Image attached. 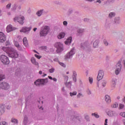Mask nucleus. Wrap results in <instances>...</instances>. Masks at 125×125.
Wrapping results in <instances>:
<instances>
[{
	"label": "nucleus",
	"instance_id": "1",
	"mask_svg": "<svg viewBox=\"0 0 125 125\" xmlns=\"http://www.w3.org/2000/svg\"><path fill=\"white\" fill-rule=\"evenodd\" d=\"M80 48L87 52H89L91 51V46H90V44H89V42H88V41H85V42L81 43Z\"/></svg>",
	"mask_w": 125,
	"mask_h": 125
},
{
	"label": "nucleus",
	"instance_id": "2",
	"mask_svg": "<svg viewBox=\"0 0 125 125\" xmlns=\"http://www.w3.org/2000/svg\"><path fill=\"white\" fill-rule=\"evenodd\" d=\"M47 83H48V79L47 78L39 79L34 82V84L36 86H41V85H45Z\"/></svg>",
	"mask_w": 125,
	"mask_h": 125
},
{
	"label": "nucleus",
	"instance_id": "3",
	"mask_svg": "<svg viewBox=\"0 0 125 125\" xmlns=\"http://www.w3.org/2000/svg\"><path fill=\"white\" fill-rule=\"evenodd\" d=\"M8 56L11 58L15 59L18 58L19 55L18 54L17 51L15 49L12 47L10 51L8 52Z\"/></svg>",
	"mask_w": 125,
	"mask_h": 125
},
{
	"label": "nucleus",
	"instance_id": "4",
	"mask_svg": "<svg viewBox=\"0 0 125 125\" xmlns=\"http://www.w3.org/2000/svg\"><path fill=\"white\" fill-rule=\"evenodd\" d=\"M54 47L57 48L56 50L57 53H60L64 50V46H63V44L60 42H56L54 44Z\"/></svg>",
	"mask_w": 125,
	"mask_h": 125
},
{
	"label": "nucleus",
	"instance_id": "5",
	"mask_svg": "<svg viewBox=\"0 0 125 125\" xmlns=\"http://www.w3.org/2000/svg\"><path fill=\"white\" fill-rule=\"evenodd\" d=\"M49 32V27L45 26L43 29H42L40 32V37H45Z\"/></svg>",
	"mask_w": 125,
	"mask_h": 125
},
{
	"label": "nucleus",
	"instance_id": "6",
	"mask_svg": "<svg viewBox=\"0 0 125 125\" xmlns=\"http://www.w3.org/2000/svg\"><path fill=\"white\" fill-rule=\"evenodd\" d=\"M76 53L75 51V48H73L71 49L70 51L68 52L65 56H64V59L67 60V59H70L73 58V56Z\"/></svg>",
	"mask_w": 125,
	"mask_h": 125
},
{
	"label": "nucleus",
	"instance_id": "7",
	"mask_svg": "<svg viewBox=\"0 0 125 125\" xmlns=\"http://www.w3.org/2000/svg\"><path fill=\"white\" fill-rule=\"evenodd\" d=\"M25 20V17L23 16H20L19 17H16L14 18V22H18L21 25L24 24V21Z\"/></svg>",
	"mask_w": 125,
	"mask_h": 125
},
{
	"label": "nucleus",
	"instance_id": "8",
	"mask_svg": "<svg viewBox=\"0 0 125 125\" xmlns=\"http://www.w3.org/2000/svg\"><path fill=\"white\" fill-rule=\"evenodd\" d=\"M0 60L4 65H8L9 64V59L4 55H2L0 57Z\"/></svg>",
	"mask_w": 125,
	"mask_h": 125
},
{
	"label": "nucleus",
	"instance_id": "9",
	"mask_svg": "<svg viewBox=\"0 0 125 125\" xmlns=\"http://www.w3.org/2000/svg\"><path fill=\"white\" fill-rule=\"evenodd\" d=\"M121 70H122V64L121 63V61H119L115 65V74L119 75Z\"/></svg>",
	"mask_w": 125,
	"mask_h": 125
},
{
	"label": "nucleus",
	"instance_id": "10",
	"mask_svg": "<svg viewBox=\"0 0 125 125\" xmlns=\"http://www.w3.org/2000/svg\"><path fill=\"white\" fill-rule=\"evenodd\" d=\"M31 30H32V26L29 27L24 26L22 28L20 32L21 33H24V34H29Z\"/></svg>",
	"mask_w": 125,
	"mask_h": 125
},
{
	"label": "nucleus",
	"instance_id": "11",
	"mask_svg": "<svg viewBox=\"0 0 125 125\" xmlns=\"http://www.w3.org/2000/svg\"><path fill=\"white\" fill-rule=\"evenodd\" d=\"M0 86L1 87L2 89H4V90H7L9 89L10 86L9 84L6 82H2L0 84Z\"/></svg>",
	"mask_w": 125,
	"mask_h": 125
},
{
	"label": "nucleus",
	"instance_id": "12",
	"mask_svg": "<svg viewBox=\"0 0 125 125\" xmlns=\"http://www.w3.org/2000/svg\"><path fill=\"white\" fill-rule=\"evenodd\" d=\"M6 41V36L3 33L0 32V43H3Z\"/></svg>",
	"mask_w": 125,
	"mask_h": 125
},
{
	"label": "nucleus",
	"instance_id": "13",
	"mask_svg": "<svg viewBox=\"0 0 125 125\" xmlns=\"http://www.w3.org/2000/svg\"><path fill=\"white\" fill-rule=\"evenodd\" d=\"M106 114L109 117H117L118 116V113L115 111L109 110Z\"/></svg>",
	"mask_w": 125,
	"mask_h": 125
},
{
	"label": "nucleus",
	"instance_id": "14",
	"mask_svg": "<svg viewBox=\"0 0 125 125\" xmlns=\"http://www.w3.org/2000/svg\"><path fill=\"white\" fill-rule=\"evenodd\" d=\"M103 77H104V72H103V70H99L97 76V81L99 82V81H101V80L103 79Z\"/></svg>",
	"mask_w": 125,
	"mask_h": 125
},
{
	"label": "nucleus",
	"instance_id": "15",
	"mask_svg": "<svg viewBox=\"0 0 125 125\" xmlns=\"http://www.w3.org/2000/svg\"><path fill=\"white\" fill-rule=\"evenodd\" d=\"M16 29V28L15 27H12V25H9L7 26L6 31L7 33H10V32H12V31L15 30Z\"/></svg>",
	"mask_w": 125,
	"mask_h": 125
},
{
	"label": "nucleus",
	"instance_id": "16",
	"mask_svg": "<svg viewBox=\"0 0 125 125\" xmlns=\"http://www.w3.org/2000/svg\"><path fill=\"white\" fill-rule=\"evenodd\" d=\"M14 45L15 46L17 47L18 50H20V51H22L23 50V48H22V46L19 44V43L17 42H14Z\"/></svg>",
	"mask_w": 125,
	"mask_h": 125
},
{
	"label": "nucleus",
	"instance_id": "17",
	"mask_svg": "<svg viewBox=\"0 0 125 125\" xmlns=\"http://www.w3.org/2000/svg\"><path fill=\"white\" fill-rule=\"evenodd\" d=\"M4 109H5L4 107V105L0 104V116H1L4 114Z\"/></svg>",
	"mask_w": 125,
	"mask_h": 125
},
{
	"label": "nucleus",
	"instance_id": "18",
	"mask_svg": "<svg viewBox=\"0 0 125 125\" xmlns=\"http://www.w3.org/2000/svg\"><path fill=\"white\" fill-rule=\"evenodd\" d=\"M12 47H2L1 48L2 50H3L4 52H6L7 54H8V52L10 51V50L11 49Z\"/></svg>",
	"mask_w": 125,
	"mask_h": 125
},
{
	"label": "nucleus",
	"instance_id": "19",
	"mask_svg": "<svg viewBox=\"0 0 125 125\" xmlns=\"http://www.w3.org/2000/svg\"><path fill=\"white\" fill-rule=\"evenodd\" d=\"M65 35H66V34H65V33H64V32H61L58 35V38L59 40H61V39H64V38H65Z\"/></svg>",
	"mask_w": 125,
	"mask_h": 125
},
{
	"label": "nucleus",
	"instance_id": "20",
	"mask_svg": "<svg viewBox=\"0 0 125 125\" xmlns=\"http://www.w3.org/2000/svg\"><path fill=\"white\" fill-rule=\"evenodd\" d=\"M84 32V29L83 28H79L77 30L78 36H81L83 35V33Z\"/></svg>",
	"mask_w": 125,
	"mask_h": 125
},
{
	"label": "nucleus",
	"instance_id": "21",
	"mask_svg": "<svg viewBox=\"0 0 125 125\" xmlns=\"http://www.w3.org/2000/svg\"><path fill=\"white\" fill-rule=\"evenodd\" d=\"M99 44V40H96L93 43V46L94 48L98 47Z\"/></svg>",
	"mask_w": 125,
	"mask_h": 125
},
{
	"label": "nucleus",
	"instance_id": "22",
	"mask_svg": "<svg viewBox=\"0 0 125 125\" xmlns=\"http://www.w3.org/2000/svg\"><path fill=\"white\" fill-rule=\"evenodd\" d=\"M44 12V10L41 9L40 10L38 11V12L36 13L37 15L39 16V17L42 16V14Z\"/></svg>",
	"mask_w": 125,
	"mask_h": 125
},
{
	"label": "nucleus",
	"instance_id": "23",
	"mask_svg": "<svg viewBox=\"0 0 125 125\" xmlns=\"http://www.w3.org/2000/svg\"><path fill=\"white\" fill-rule=\"evenodd\" d=\"M105 100L106 103H111V98L109 96V95H106L105 96Z\"/></svg>",
	"mask_w": 125,
	"mask_h": 125
},
{
	"label": "nucleus",
	"instance_id": "24",
	"mask_svg": "<svg viewBox=\"0 0 125 125\" xmlns=\"http://www.w3.org/2000/svg\"><path fill=\"white\" fill-rule=\"evenodd\" d=\"M71 42H72V37H69L66 41L65 42V44H71Z\"/></svg>",
	"mask_w": 125,
	"mask_h": 125
},
{
	"label": "nucleus",
	"instance_id": "25",
	"mask_svg": "<svg viewBox=\"0 0 125 125\" xmlns=\"http://www.w3.org/2000/svg\"><path fill=\"white\" fill-rule=\"evenodd\" d=\"M23 45H24V46H25L26 47H27V46H28V41L27 40V38L24 37L23 38Z\"/></svg>",
	"mask_w": 125,
	"mask_h": 125
},
{
	"label": "nucleus",
	"instance_id": "26",
	"mask_svg": "<svg viewBox=\"0 0 125 125\" xmlns=\"http://www.w3.org/2000/svg\"><path fill=\"white\" fill-rule=\"evenodd\" d=\"M31 61L32 64L36 65V66H39V62H38L36 61V59H35V58H34V57L32 58Z\"/></svg>",
	"mask_w": 125,
	"mask_h": 125
},
{
	"label": "nucleus",
	"instance_id": "27",
	"mask_svg": "<svg viewBox=\"0 0 125 125\" xmlns=\"http://www.w3.org/2000/svg\"><path fill=\"white\" fill-rule=\"evenodd\" d=\"M115 24H120L121 23V21H120V17H116L114 19Z\"/></svg>",
	"mask_w": 125,
	"mask_h": 125
},
{
	"label": "nucleus",
	"instance_id": "28",
	"mask_svg": "<svg viewBox=\"0 0 125 125\" xmlns=\"http://www.w3.org/2000/svg\"><path fill=\"white\" fill-rule=\"evenodd\" d=\"M27 124H28V117L25 115L23 119V125H27Z\"/></svg>",
	"mask_w": 125,
	"mask_h": 125
},
{
	"label": "nucleus",
	"instance_id": "29",
	"mask_svg": "<svg viewBox=\"0 0 125 125\" xmlns=\"http://www.w3.org/2000/svg\"><path fill=\"white\" fill-rule=\"evenodd\" d=\"M114 1L115 0H107L106 1L105 4H106V5H109L110 3H113L114 2Z\"/></svg>",
	"mask_w": 125,
	"mask_h": 125
},
{
	"label": "nucleus",
	"instance_id": "30",
	"mask_svg": "<svg viewBox=\"0 0 125 125\" xmlns=\"http://www.w3.org/2000/svg\"><path fill=\"white\" fill-rule=\"evenodd\" d=\"M107 83V81L106 80H102V85L104 87H105L106 86V84Z\"/></svg>",
	"mask_w": 125,
	"mask_h": 125
},
{
	"label": "nucleus",
	"instance_id": "31",
	"mask_svg": "<svg viewBox=\"0 0 125 125\" xmlns=\"http://www.w3.org/2000/svg\"><path fill=\"white\" fill-rule=\"evenodd\" d=\"M11 123H13V124H18V120L17 119L15 118H12L11 120Z\"/></svg>",
	"mask_w": 125,
	"mask_h": 125
},
{
	"label": "nucleus",
	"instance_id": "32",
	"mask_svg": "<svg viewBox=\"0 0 125 125\" xmlns=\"http://www.w3.org/2000/svg\"><path fill=\"white\" fill-rule=\"evenodd\" d=\"M119 107V104L115 103V104L111 105V108H118Z\"/></svg>",
	"mask_w": 125,
	"mask_h": 125
},
{
	"label": "nucleus",
	"instance_id": "33",
	"mask_svg": "<svg viewBox=\"0 0 125 125\" xmlns=\"http://www.w3.org/2000/svg\"><path fill=\"white\" fill-rule=\"evenodd\" d=\"M65 85H66V87L68 88H71V85H72V82H69L68 83H65Z\"/></svg>",
	"mask_w": 125,
	"mask_h": 125
},
{
	"label": "nucleus",
	"instance_id": "34",
	"mask_svg": "<svg viewBox=\"0 0 125 125\" xmlns=\"http://www.w3.org/2000/svg\"><path fill=\"white\" fill-rule=\"evenodd\" d=\"M16 9H17V4H15L12 8V11H16Z\"/></svg>",
	"mask_w": 125,
	"mask_h": 125
},
{
	"label": "nucleus",
	"instance_id": "35",
	"mask_svg": "<svg viewBox=\"0 0 125 125\" xmlns=\"http://www.w3.org/2000/svg\"><path fill=\"white\" fill-rule=\"evenodd\" d=\"M111 85L112 87H115V86L116 85V80H115V79H112L111 82Z\"/></svg>",
	"mask_w": 125,
	"mask_h": 125
},
{
	"label": "nucleus",
	"instance_id": "36",
	"mask_svg": "<svg viewBox=\"0 0 125 125\" xmlns=\"http://www.w3.org/2000/svg\"><path fill=\"white\" fill-rule=\"evenodd\" d=\"M4 79H5V76H4V75L0 73V81H2V80H4Z\"/></svg>",
	"mask_w": 125,
	"mask_h": 125
},
{
	"label": "nucleus",
	"instance_id": "37",
	"mask_svg": "<svg viewBox=\"0 0 125 125\" xmlns=\"http://www.w3.org/2000/svg\"><path fill=\"white\" fill-rule=\"evenodd\" d=\"M124 107H125V105L122 104H120L119 105V110H122V109H124Z\"/></svg>",
	"mask_w": 125,
	"mask_h": 125
},
{
	"label": "nucleus",
	"instance_id": "38",
	"mask_svg": "<svg viewBox=\"0 0 125 125\" xmlns=\"http://www.w3.org/2000/svg\"><path fill=\"white\" fill-rule=\"evenodd\" d=\"M92 116H94L96 119H98V118H99V117H100L99 115H98V114L97 113V112L92 113Z\"/></svg>",
	"mask_w": 125,
	"mask_h": 125
},
{
	"label": "nucleus",
	"instance_id": "39",
	"mask_svg": "<svg viewBox=\"0 0 125 125\" xmlns=\"http://www.w3.org/2000/svg\"><path fill=\"white\" fill-rule=\"evenodd\" d=\"M114 16H115V13L113 12L109 13L108 15V17H109V18H112V17H114Z\"/></svg>",
	"mask_w": 125,
	"mask_h": 125
},
{
	"label": "nucleus",
	"instance_id": "40",
	"mask_svg": "<svg viewBox=\"0 0 125 125\" xmlns=\"http://www.w3.org/2000/svg\"><path fill=\"white\" fill-rule=\"evenodd\" d=\"M8 124L5 121H1L0 122V125H8Z\"/></svg>",
	"mask_w": 125,
	"mask_h": 125
},
{
	"label": "nucleus",
	"instance_id": "41",
	"mask_svg": "<svg viewBox=\"0 0 125 125\" xmlns=\"http://www.w3.org/2000/svg\"><path fill=\"white\" fill-rule=\"evenodd\" d=\"M70 96H74L75 95H77V91H74L72 93L70 92Z\"/></svg>",
	"mask_w": 125,
	"mask_h": 125
},
{
	"label": "nucleus",
	"instance_id": "42",
	"mask_svg": "<svg viewBox=\"0 0 125 125\" xmlns=\"http://www.w3.org/2000/svg\"><path fill=\"white\" fill-rule=\"evenodd\" d=\"M30 99H31V96H28L25 100L26 103L30 101Z\"/></svg>",
	"mask_w": 125,
	"mask_h": 125
},
{
	"label": "nucleus",
	"instance_id": "43",
	"mask_svg": "<svg viewBox=\"0 0 125 125\" xmlns=\"http://www.w3.org/2000/svg\"><path fill=\"white\" fill-rule=\"evenodd\" d=\"M7 9H10V7H11V3H9L6 6Z\"/></svg>",
	"mask_w": 125,
	"mask_h": 125
},
{
	"label": "nucleus",
	"instance_id": "44",
	"mask_svg": "<svg viewBox=\"0 0 125 125\" xmlns=\"http://www.w3.org/2000/svg\"><path fill=\"white\" fill-rule=\"evenodd\" d=\"M77 97L78 98H81V97H83V94L79 93L78 95H77Z\"/></svg>",
	"mask_w": 125,
	"mask_h": 125
},
{
	"label": "nucleus",
	"instance_id": "45",
	"mask_svg": "<svg viewBox=\"0 0 125 125\" xmlns=\"http://www.w3.org/2000/svg\"><path fill=\"white\" fill-rule=\"evenodd\" d=\"M84 119L87 121V122H89V116L85 115Z\"/></svg>",
	"mask_w": 125,
	"mask_h": 125
},
{
	"label": "nucleus",
	"instance_id": "46",
	"mask_svg": "<svg viewBox=\"0 0 125 125\" xmlns=\"http://www.w3.org/2000/svg\"><path fill=\"white\" fill-rule=\"evenodd\" d=\"M22 6L20 4H17V8L18 10H20Z\"/></svg>",
	"mask_w": 125,
	"mask_h": 125
},
{
	"label": "nucleus",
	"instance_id": "47",
	"mask_svg": "<svg viewBox=\"0 0 125 125\" xmlns=\"http://www.w3.org/2000/svg\"><path fill=\"white\" fill-rule=\"evenodd\" d=\"M59 63L60 64V65H61V66H62V67H63V68H65L66 67V64H65L63 62H59Z\"/></svg>",
	"mask_w": 125,
	"mask_h": 125
},
{
	"label": "nucleus",
	"instance_id": "48",
	"mask_svg": "<svg viewBox=\"0 0 125 125\" xmlns=\"http://www.w3.org/2000/svg\"><path fill=\"white\" fill-rule=\"evenodd\" d=\"M55 70V69L54 68H52L49 69V73H52L54 72Z\"/></svg>",
	"mask_w": 125,
	"mask_h": 125
},
{
	"label": "nucleus",
	"instance_id": "49",
	"mask_svg": "<svg viewBox=\"0 0 125 125\" xmlns=\"http://www.w3.org/2000/svg\"><path fill=\"white\" fill-rule=\"evenodd\" d=\"M104 43L106 46H107V45H108L109 44V43L108 42H107V41H106V40H105V39L104 40Z\"/></svg>",
	"mask_w": 125,
	"mask_h": 125
},
{
	"label": "nucleus",
	"instance_id": "50",
	"mask_svg": "<svg viewBox=\"0 0 125 125\" xmlns=\"http://www.w3.org/2000/svg\"><path fill=\"white\" fill-rule=\"evenodd\" d=\"M89 81L90 83H93V79H92V78L89 77Z\"/></svg>",
	"mask_w": 125,
	"mask_h": 125
},
{
	"label": "nucleus",
	"instance_id": "51",
	"mask_svg": "<svg viewBox=\"0 0 125 125\" xmlns=\"http://www.w3.org/2000/svg\"><path fill=\"white\" fill-rule=\"evenodd\" d=\"M73 77L77 78V72L76 71H73Z\"/></svg>",
	"mask_w": 125,
	"mask_h": 125
},
{
	"label": "nucleus",
	"instance_id": "52",
	"mask_svg": "<svg viewBox=\"0 0 125 125\" xmlns=\"http://www.w3.org/2000/svg\"><path fill=\"white\" fill-rule=\"evenodd\" d=\"M63 24L64 26H65L66 27V26H67V25H68V22H67V21H63Z\"/></svg>",
	"mask_w": 125,
	"mask_h": 125
},
{
	"label": "nucleus",
	"instance_id": "53",
	"mask_svg": "<svg viewBox=\"0 0 125 125\" xmlns=\"http://www.w3.org/2000/svg\"><path fill=\"white\" fill-rule=\"evenodd\" d=\"M35 57H36V58H37L38 59H41V58H42V56H40V55H38L37 54L35 55Z\"/></svg>",
	"mask_w": 125,
	"mask_h": 125
},
{
	"label": "nucleus",
	"instance_id": "54",
	"mask_svg": "<svg viewBox=\"0 0 125 125\" xmlns=\"http://www.w3.org/2000/svg\"><path fill=\"white\" fill-rule=\"evenodd\" d=\"M120 116H122V117L125 118V112H121L120 113Z\"/></svg>",
	"mask_w": 125,
	"mask_h": 125
},
{
	"label": "nucleus",
	"instance_id": "55",
	"mask_svg": "<svg viewBox=\"0 0 125 125\" xmlns=\"http://www.w3.org/2000/svg\"><path fill=\"white\" fill-rule=\"evenodd\" d=\"M54 61L55 62H58V63H59V62H59V60L58 59V58H56L54 59Z\"/></svg>",
	"mask_w": 125,
	"mask_h": 125
},
{
	"label": "nucleus",
	"instance_id": "56",
	"mask_svg": "<svg viewBox=\"0 0 125 125\" xmlns=\"http://www.w3.org/2000/svg\"><path fill=\"white\" fill-rule=\"evenodd\" d=\"M54 3H55V4H60V2H59V1H54Z\"/></svg>",
	"mask_w": 125,
	"mask_h": 125
},
{
	"label": "nucleus",
	"instance_id": "57",
	"mask_svg": "<svg viewBox=\"0 0 125 125\" xmlns=\"http://www.w3.org/2000/svg\"><path fill=\"white\" fill-rule=\"evenodd\" d=\"M62 91H63L64 93H66V90H65V87H63L62 89Z\"/></svg>",
	"mask_w": 125,
	"mask_h": 125
},
{
	"label": "nucleus",
	"instance_id": "58",
	"mask_svg": "<svg viewBox=\"0 0 125 125\" xmlns=\"http://www.w3.org/2000/svg\"><path fill=\"white\" fill-rule=\"evenodd\" d=\"M42 48L44 50L47 49V47L46 46H43L42 47Z\"/></svg>",
	"mask_w": 125,
	"mask_h": 125
},
{
	"label": "nucleus",
	"instance_id": "59",
	"mask_svg": "<svg viewBox=\"0 0 125 125\" xmlns=\"http://www.w3.org/2000/svg\"><path fill=\"white\" fill-rule=\"evenodd\" d=\"M74 118H75V116L72 115L70 116V119L71 120V121H73V120H74Z\"/></svg>",
	"mask_w": 125,
	"mask_h": 125
},
{
	"label": "nucleus",
	"instance_id": "60",
	"mask_svg": "<svg viewBox=\"0 0 125 125\" xmlns=\"http://www.w3.org/2000/svg\"><path fill=\"white\" fill-rule=\"evenodd\" d=\"M107 124H108V119H106L105 120L104 125H107Z\"/></svg>",
	"mask_w": 125,
	"mask_h": 125
},
{
	"label": "nucleus",
	"instance_id": "61",
	"mask_svg": "<svg viewBox=\"0 0 125 125\" xmlns=\"http://www.w3.org/2000/svg\"><path fill=\"white\" fill-rule=\"evenodd\" d=\"M73 80L76 83L77 82V77H73Z\"/></svg>",
	"mask_w": 125,
	"mask_h": 125
},
{
	"label": "nucleus",
	"instance_id": "62",
	"mask_svg": "<svg viewBox=\"0 0 125 125\" xmlns=\"http://www.w3.org/2000/svg\"><path fill=\"white\" fill-rule=\"evenodd\" d=\"M9 43H10V42H9V41H6V45H9Z\"/></svg>",
	"mask_w": 125,
	"mask_h": 125
},
{
	"label": "nucleus",
	"instance_id": "63",
	"mask_svg": "<svg viewBox=\"0 0 125 125\" xmlns=\"http://www.w3.org/2000/svg\"><path fill=\"white\" fill-rule=\"evenodd\" d=\"M6 109H7V110H10V106L8 105V106L6 107Z\"/></svg>",
	"mask_w": 125,
	"mask_h": 125
},
{
	"label": "nucleus",
	"instance_id": "64",
	"mask_svg": "<svg viewBox=\"0 0 125 125\" xmlns=\"http://www.w3.org/2000/svg\"><path fill=\"white\" fill-rule=\"evenodd\" d=\"M96 2H99V3H101V0H98L96 1Z\"/></svg>",
	"mask_w": 125,
	"mask_h": 125
}]
</instances>
